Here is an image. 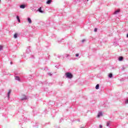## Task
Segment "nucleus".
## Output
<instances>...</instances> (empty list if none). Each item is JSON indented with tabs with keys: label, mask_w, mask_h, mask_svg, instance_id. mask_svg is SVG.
<instances>
[{
	"label": "nucleus",
	"mask_w": 128,
	"mask_h": 128,
	"mask_svg": "<svg viewBox=\"0 0 128 128\" xmlns=\"http://www.w3.org/2000/svg\"><path fill=\"white\" fill-rule=\"evenodd\" d=\"M66 74V77L68 78H72L73 76L72 74L70 72H67Z\"/></svg>",
	"instance_id": "1"
},
{
	"label": "nucleus",
	"mask_w": 128,
	"mask_h": 128,
	"mask_svg": "<svg viewBox=\"0 0 128 128\" xmlns=\"http://www.w3.org/2000/svg\"><path fill=\"white\" fill-rule=\"evenodd\" d=\"M106 126H108V128H110V121L107 122Z\"/></svg>",
	"instance_id": "2"
},
{
	"label": "nucleus",
	"mask_w": 128,
	"mask_h": 128,
	"mask_svg": "<svg viewBox=\"0 0 128 128\" xmlns=\"http://www.w3.org/2000/svg\"><path fill=\"white\" fill-rule=\"evenodd\" d=\"M120 12V10H118L114 12V14H118Z\"/></svg>",
	"instance_id": "3"
},
{
	"label": "nucleus",
	"mask_w": 128,
	"mask_h": 128,
	"mask_svg": "<svg viewBox=\"0 0 128 128\" xmlns=\"http://www.w3.org/2000/svg\"><path fill=\"white\" fill-rule=\"evenodd\" d=\"M15 80H18V82L20 80V79L18 76H15Z\"/></svg>",
	"instance_id": "4"
},
{
	"label": "nucleus",
	"mask_w": 128,
	"mask_h": 128,
	"mask_svg": "<svg viewBox=\"0 0 128 128\" xmlns=\"http://www.w3.org/2000/svg\"><path fill=\"white\" fill-rule=\"evenodd\" d=\"M26 8V5L24 4H21L20 5V8Z\"/></svg>",
	"instance_id": "5"
},
{
	"label": "nucleus",
	"mask_w": 128,
	"mask_h": 128,
	"mask_svg": "<svg viewBox=\"0 0 128 128\" xmlns=\"http://www.w3.org/2000/svg\"><path fill=\"white\" fill-rule=\"evenodd\" d=\"M102 116V112H99L97 117L98 118H100V116Z\"/></svg>",
	"instance_id": "6"
},
{
	"label": "nucleus",
	"mask_w": 128,
	"mask_h": 128,
	"mask_svg": "<svg viewBox=\"0 0 128 128\" xmlns=\"http://www.w3.org/2000/svg\"><path fill=\"white\" fill-rule=\"evenodd\" d=\"M122 60H124L123 56H119L118 60H120V62H122Z\"/></svg>",
	"instance_id": "7"
},
{
	"label": "nucleus",
	"mask_w": 128,
	"mask_h": 128,
	"mask_svg": "<svg viewBox=\"0 0 128 128\" xmlns=\"http://www.w3.org/2000/svg\"><path fill=\"white\" fill-rule=\"evenodd\" d=\"M22 100H27L26 96H24L23 98H21Z\"/></svg>",
	"instance_id": "8"
},
{
	"label": "nucleus",
	"mask_w": 128,
	"mask_h": 128,
	"mask_svg": "<svg viewBox=\"0 0 128 128\" xmlns=\"http://www.w3.org/2000/svg\"><path fill=\"white\" fill-rule=\"evenodd\" d=\"M38 11L39 12H41L42 13L44 12L42 10V7H40L38 9Z\"/></svg>",
	"instance_id": "9"
},
{
	"label": "nucleus",
	"mask_w": 128,
	"mask_h": 128,
	"mask_svg": "<svg viewBox=\"0 0 128 128\" xmlns=\"http://www.w3.org/2000/svg\"><path fill=\"white\" fill-rule=\"evenodd\" d=\"M10 90H9L8 93V100L10 99Z\"/></svg>",
	"instance_id": "10"
},
{
	"label": "nucleus",
	"mask_w": 128,
	"mask_h": 128,
	"mask_svg": "<svg viewBox=\"0 0 128 128\" xmlns=\"http://www.w3.org/2000/svg\"><path fill=\"white\" fill-rule=\"evenodd\" d=\"M26 52H27V54H30V47L27 48Z\"/></svg>",
	"instance_id": "11"
},
{
	"label": "nucleus",
	"mask_w": 128,
	"mask_h": 128,
	"mask_svg": "<svg viewBox=\"0 0 128 128\" xmlns=\"http://www.w3.org/2000/svg\"><path fill=\"white\" fill-rule=\"evenodd\" d=\"M28 22H29V24H32V20L30 19V18H28Z\"/></svg>",
	"instance_id": "12"
},
{
	"label": "nucleus",
	"mask_w": 128,
	"mask_h": 128,
	"mask_svg": "<svg viewBox=\"0 0 128 128\" xmlns=\"http://www.w3.org/2000/svg\"><path fill=\"white\" fill-rule=\"evenodd\" d=\"M52 2V0H48L47 2H46V4H50Z\"/></svg>",
	"instance_id": "13"
},
{
	"label": "nucleus",
	"mask_w": 128,
	"mask_h": 128,
	"mask_svg": "<svg viewBox=\"0 0 128 128\" xmlns=\"http://www.w3.org/2000/svg\"><path fill=\"white\" fill-rule=\"evenodd\" d=\"M98 88H100V84H97L96 86V90H98Z\"/></svg>",
	"instance_id": "14"
},
{
	"label": "nucleus",
	"mask_w": 128,
	"mask_h": 128,
	"mask_svg": "<svg viewBox=\"0 0 128 128\" xmlns=\"http://www.w3.org/2000/svg\"><path fill=\"white\" fill-rule=\"evenodd\" d=\"M16 18H17L18 22H20V17L18 16H16Z\"/></svg>",
	"instance_id": "15"
},
{
	"label": "nucleus",
	"mask_w": 128,
	"mask_h": 128,
	"mask_svg": "<svg viewBox=\"0 0 128 128\" xmlns=\"http://www.w3.org/2000/svg\"><path fill=\"white\" fill-rule=\"evenodd\" d=\"M108 78H112V74L110 73L108 75Z\"/></svg>",
	"instance_id": "16"
},
{
	"label": "nucleus",
	"mask_w": 128,
	"mask_h": 128,
	"mask_svg": "<svg viewBox=\"0 0 128 128\" xmlns=\"http://www.w3.org/2000/svg\"><path fill=\"white\" fill-rule=\"evenodd\" d=\"M14 38H18V34L16 33L14 34Z\"/></svg>",
	"instance_id": "17"
},
{
	"label": "nucleus",
	"mask_w": 128,
	"mask_h": 128,
	"mask_svg": "<svg viewBox=\"0 0 128 128\" xmlns=\"http://www.w3.org/2000/svg\"><path fill=\"white\" fill-rule=\"evenodd\" d=\"M64 56H66V58H68L70 56V54H64Z\"/></svg>",
	"instance_id": "18"
},
{
	"label": "nucleus",
	"mask_w": 128,
	"mask_h": 128,
	"mask_svg": "<svg viewBox=\"0 0 128 128\" xmlns=\"http://www.w3.org/2000/svg\"><path fill=\"white\" fill-rule=\"evenodd\" d=\"M2 50V46H0V50Z\"/></svg>",
	"instance_id": "19"
},
{
	"label": "nucleus",
	"mask_w": 128,
	"mask_h": 128,
	"mask_svg": "<svg viewBox=\"0 0 128 128\" xmlns=\"http://www.w3.org/2000/svg\"><path fill=\"white\" fill-rule=\"evenodd\" d=\"M125 104H128V99L125 100Z\"/></svg>",
	"instance_id": "20"
},
{
	"label": "nucleus",
	"mask_w": 128,
	"mask_h": 128,
	"mask_svg": "<svg viewBox=\"0 0 128 128\" xmlns=\"http://www.w3.org/2000/svg\"><path fill=\"white\" fill-rule=\"evenodd\" d=\"M84 42H86V40H82V43Z\"/></svg>",
	"instance_id": "21"
},
{
	"label": "nucleus",
	"mask_w": 128,
	"mask_h": 128,
	"mask_svg": "<svg viewBox=\"0 0 128 128\" xmlns=\"http://www.w3.org/2000/svg\"><path fill=\"white\" fill-rule=\"evenodd\" d=\"M94 32H98V29L96 28H95L94 30Z\"/></svg>",
	"instance_id": "22"
},
{
	"label": "nucleus",
	"mask_w": 128,
	"mask_h": 128,
	"mask_svg": "<svg viewBox=\"0 0 128 128\" xmlns=\"http://www.w3.org/2000/svg\"><path fill=\"white\" fill-rule=\"evenodd\" d=\"M78 56H80V54H76V57Z\"/></svg>",
	"instance_id": "23"
},
{
	"label": "nucleus",
	"mask_w": 128,
	"mask_h": 128,
	"mask_svg": "<svg viewBox=\"0 0 128 128\" xmlns=\"http://www.w3.org/2000/svg\"><path fill=\"white\" fill-rule=\"evenodd\" d=\"M73 4H76V0L74 1Z\"/></svg>",
	"instance_id": "24"
},
{
	"label": "nucleus",
	"mask_w": 128,
	"mask_h": 128,
	"mask_svg": "<svg viewBox=\"0 0 128 128\" xmlns=\"http://www.w3.org/2000/svg\"><path fill=\"white\" fill-rule=\"evenodd\" d=\"M100 128H102V126L100 125Z\"/></svg>",
	"instance_id": "25"
},
{
	"label": "nucleus",
	"mask_w": 128,
	"mask_h": 128,
	"mask_svg": "<svg viewBox=\"0 0 128 128\" xmlns=\"http://www.w3.org/2000/svg\"><path fill=\"white\" fill-rule=\"evenodd\" d=\"M48 76H52V74L51 73H48Z\"/></svg>",
	"instance_id": "26"
},
{
	"label": "nucleus",
	"mask_w": 128,
	"mask_h": 128,
	"mask_svg": "<svg viewBox=\"0 0 128 128\" xmlns=\"http://www.w3.org/2000/svg\"><path fill=\"white\" fill-rule=\"evenodd\" d=\"M126 38H128V34L126 35Z\"/></svg>",
	"instance_id": "27"
},
{
	"label": "nucleus",
	"mask_w": 128,
	"mask_h": 128,
	"mask_svg": "<svg viewBox=\"0 0 128 128\" xmlns=\"http://www.w3.org/2000/svg\"><path fill=\"white\" fill-rule=\"evenodd\" d=\"M86 2H88V0H86Z\"/></svg>",
	"instance_id": "28"
},
{
	"label": "nucleus",
	"mask_w": 128,
	"mask_h": 128,
	"mask_svg": "<svg viewBox=\"0 0 128 128\" xmlns=\"http://www.w3.org/2000/svg\"><path fill=\"white\" fill-rule=\"evenodd\" d=\"M10 64H12V63L11 62Z\"/></svg>",
	"instance_id": "29"
}]
</instances>
